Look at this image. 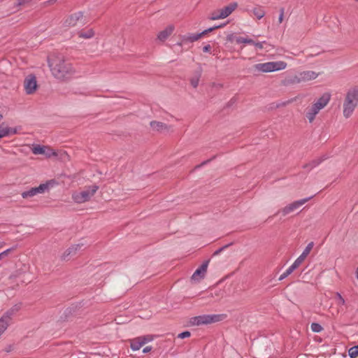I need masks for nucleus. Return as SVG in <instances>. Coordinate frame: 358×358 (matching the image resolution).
<instances>
[{
  "mask_svg": "<svg viewBox=\"0 0 358 358\" xmlns=\"http://www.w3.org/2000/svg\"><path fill=\"white\" fill-rule=\"evenodd\" d=\"M311 330L313 332L319 333L323 330L322 327L318 323H312L310 326Z\"/></svg>",
  "mask_w": 358,
  "mask_h": 358,
  "instance_id": "nucleus-29",
  "label": "nucleus"
},
{
  "mask_svg": "<svg viewBox=\"0 0 358 358\" xmlns=\"http://www.w3.org/2000/svg\"><path fill=\"white\" fill-rule=\"evenodd\" d=\"M253 14L257 17V19L260 20L265 15V11L262 7H256L252 10Z\"/></svg>",
  "mask_w": 358,
  "mask_h": 358,
  "instance_id": "nucleus-26",
  "label": "nucleus"
},
{
  "mask_svg": "<svg viewBox=\"0 0 358 358\" xmlns=\"http://www.w3.org/2000/svg\"><path fill=\"white\" fill-rule=\"evenodd\" d=\"M284 12H285L284 8H280V15H279V17H278L279 23H282V22L283 20Z\"/></svg>",
  "mask_w": 358,
  "mask_h": 358,
  "instance_id": "nucleus-38",
  "label": "nucleus"
},
{
  "mask_svg": "<svg viewBox=\"0 0 358 358\" xmlns=\"http://www.w3.org/2000/svg\"><path fill=\"white\" fill-rule=\"evenodd\" d=\"M312 197L309 198H305L301 200L296 201L285 207L282 208V209L279 210L274 215H277L278 213H281L283 216H285L288 215L289 213L293 212L294 210H296L299 207H301L302 205L306 203L308 200H310Z\"/></svg>",
  "mask_w": 358,
  "mask_h": 358,
  "instance_id": "nucleus-10",
  "label": "nucleus"
},
{
  "mask_svg": "<svg viewBox=\"0 0 358 358\" xmlns=\"http://www.w3.org/2000/svg\"><path fill=\"white\" fill-rule=\"evenodd\" d=\"M174 26L172 24L169 25L165 29L162 30L158 34L157 38L161 41H165L173 31Z\"/></svg>",
  "mask_w": 358,
  "mask_h": 358,
  "instance_id": "nucleus-20",
  "label": "nucleus"
},
{
  "mask_svg": "<svg viewBox=\"0 0 358 358\" xmlns=\"http://www.w3.org/2000/svg\"><path fill=\"white\" fill-rule=\"evenodd\" d=\"M313 242H310L308 244V245L306 247L304 250L303 251L302 254L299 256V257L303 260L307 257V256L310 252L311 250L313 248Z\"/></svg>",
  "mask_w": 358,
  "mask_h": 358,
  "instance_id": "nucleus-25",
  "label": "nucleus"
},
{
  "mask_svg": "<svg viewBox=\"0 0 358 358\" xmlns=\"http://www.w3.org/2000/svg\"><path fill=\"white\" fill-rule=\"evenodd\" d=\"M237 6V3H231L227 6L220 9L219 10L214 12L210 16V19L212 20L224 19L230 15L235 10Z\"/></svg>",
  "mask_w": 358,
  "mask_h": 358,
  "instance_id": "nucleus-9",
  "label": "nucleus"
},
{
  "mask_svg": "<svg viewBox=\"0 0 358 358\" xmlns=\"http://www.w3.org/2000/svg\"><path fill=\"white\" fill-rule=\"evenodd\" d=\"M211 50V46L210 45H206L203 48V51L204 52H209Z\"/></svg>",
  "mask_w": 358,
  "mask_h": 358,
  "instance_id": "nucleus-40",
  "label": "nucleus"
},
{
  "mask_svg": "<svg viewBox=\"0 0 358 358\" xmlns=\"http://www.w3.org/2000/svg\"><path fill=\"white\" fill-rule=\"evenodd\" d=\"M152 341V337L149 335L144 336H139L135 338L130 341V347L134 350H138L145 343Z\"/></svg>",
  "mask_w": 358,
  "mask_h": 358,
  "instance_id": "nucleus-12",
  "label": "nucleus"
},
{
  "mask_svg": "<svg viewBox=\"0 0 358 358\" xmlns=\"http://www.w3.org/2000/svg\"><path fill=\"white\" fill-rule=\"evenodd\" d=\"M266 43V41H262V42H255V46L259 49V50H262L264 48V45Z\"/></svg>",
  "mask_w": 358,
  "mask_h": 358,
  "instance_id": "nucleus-37",
  "label": "nucleus"
},
{
  "mask_svg": "<svg viewBox=\"0 0 358 358\" xmlns=\"http://www.w3.org/2000/svg\"><path fill=\"white\" fill-rule=\"evenodd\" d=\"M69 256H71V254H69V250H68V249H67V250H66L64 251V253H63V255H62V259L63 260H66V258H67Z\"/></svg>",
  "mask_w": 358,
  "mask_h": 358,
  "instance_id": "nucleus-39",
  "label": "nucleus"
},
{
  "mask_svg": "<svg viewBox=\"0 0 358 358\" xmlns=\"http://www.w3.org/2000/svg\"><path fill=\"white\" fill-rule=\"evenodd\" d=\"M231 244H229V245H224L223 247L217 249V250H215L214 252H213V256H217L218 255H220L224 250H225L227 248L229 247V245H230Z\"/></svg>",
  "mask_w": 358,
  "mask_h": 358,
  "instance_id": "nucleus-32",
  "label": "nucleus"
},
{
  "mask_svg": "<svg viewBox=\"0 0 358 358\" xmlns=\"http://www.w3.org/2000/svg\"><path fill=\"white\" fill-rule=\"evenodd\" d=\"M355 1L358 2V0H355Z\"/></svg>",
  "mask_w": 358,
  "mask_h": 358,
  "instance_id": "nucleus-47",
  "label": "nucleus"
},
{
  "mask_svg": "<svg viewBox=\"0 0 358 358\" xmlns=\"http://www.w3.org/2000/svg\"><path fill=\"white\" fill-rule=\"evenodd\" d=\"M3 1V0H0V2H1V1Z\"/></svg>",
  "mask_w": 358,
  "mask_h": 358,
  "instance_id": "nucleus-48",
  "label": "nucleus"
},
{
  "mask_svg": "<svg viewBox=\"0 0 358 358\" xmlns=\"http://www.w3.org/2000/svg\"><path fill=\"white\" fill-rule=\"evenodd\" d=\"M294 270L290 266L279 278V280H282L288 275H289Z\"/></svg>",
  "mask_w": 358,
  "mask_h": 358,
  "instance_id": "nucleus-30",
  "label": "nucleus"
},
{
  "mask_svg": "<svg viewBox=\"0 0 358 358\" xmlns=\"http://www.w3.org/2000/svg\"><path fill=\"white\" fill-rule=\"evenodd\" d=\"M304 260L301 259L299 257L294 261V262L291 265L292 268L295 270L303 262Z\"/></svg>",
  "mask_w": 358,
  "mask_h": 358,
  "instance_id": "nucleus-31",
  "label": "nucleus"
},
{
  "mask_svg": "<svg viewBox=\"0 0 358 358\" xmlns=\"http://www.w3.org/2000/svg\"><path fill=\"white\" fill-rule=\"evenodd\" d=\"M48 65L53 76L59 80L67 78L73 73L71 64L60 55H52L48 59Z\"/></svg>",
  "mask_w": 358,
  "mask_h": 358,
  "instance_id": "nucleus-1",
  "label": "nucleus"
},
{
  "mask_svg": "<svg viewBox=\"0 0 358 358\" xmlns=\"http://www.w3.org/2000/svg\"><path fill=\"white\" fill-rule=\"evenodd\" d=\"M151 350H152V347H150V346H147V347H145V348H143V352L144 353H147V352H150V351H151Z\"/></svg>",
  "mask_w": 358,
  "mask_h": 358,
  "instance_id": "nucleus-42",
  "label": "nucleus"
},
{
  "mask_svg": "<svg viewBox=\"0 0 358 358\" xmlns=\"http://www.w3.org/2000/svg\"><path fill=\"white\" fill-rule=\"evenodd\" d=\"M358 106V85L348 88L343 102V115L345 118L350 117Z\"/></svg>",
  "mask_w": 358,
  "mask_h": 358,
  "instance_id": "nucleus-2",
  "label": "nucleus"
},
{
  "mask_svg": "<svg viewBox=\"0 0 358 358\" xmlns=\"http://www.w3.org/2000/svg\"><path fill=\"white\" fill-rule=\"evenodd\" d=\"M318 76V73L313 71H306L301 72L299 76H295L293 83H299L301 82H306L315 80Z\"/></svg>",
  "mask_w": 358,
  "mask_h": 358,
  "instance_id": "nucleus-13",
  "label": "nucleus"
},
{
  "mask_svg": "<svg viewBox=\"0 0 358 358\" xmlns=\"http://www.w3.org/2000/svg\"><path fill=\"white\" fill-rule=\"evenodd\" d=\"M286 67L287 63L283 61L259 63L254 66L255 70L263 73H270L280 71L286 69Z\"/></svg>",
  "mask_w": 358,
  "mask_h": 358,
  "instance_id": "nucleus-4",
  "label": "nucleus"
},
{
  "mask_svg": "<svg viewBox=\"0 0 358 358\" xmlns=\"http://www.w3.org/2000/svg\"><path fill=\"white\" fill-rule=\"evenodd\" d=\"M212 160V159H210L208 160H206V161H204L201 164L199 165H197L195 169H199V168H201V166H204L205 164H207L209 162H210Z\"/></svg>",
  "mask_w": 358,
  "mask_h": 358,
  "instance_id": "nucleus-41",
  "label": "nucleus"
},
{
  "mask_svg": "<svg viewBox=\"0 0 358 358\" xmlns=\"http://www.w3.org/2000/svg\"><path fill=\"white\" fill-rule=\"evenodd\" d=\"M336 296L338 299V305H344L345 303V299L343 298V296L341 295L340 293L337 292L336 293Z\"/></svg>",
  "mask_w": 358,
  "mask_h": 358,
  "instance_id": "nucleus-34",
  "label": "nucleus"
},
{
  "mask_svg": "<svg viewBox=\"0 0 358 358\" xmlns=\"http://www.w3.org/2000/svg\"><path fill=\"white\" fill-rule=\"evenodd\" d=\"M21 307V303H17L12 306L10 309H8L3 315L5 316V318H8L10 321H12L13 316H15L17 314V313L20 311Z\"/></svg>",
  "mask_w": 358,
  "mask_h": 358,
  "instance_id": "nucleus-19",
  "label": "nucleus"
},
{
  "mask_svg": "<svg viewBox=\"0 0 358 358\" xmlns=\"http://www.w3.org/2000/svg\"><path fill=\"white\" fill-rule=\"evenodd\" d=\"M150 126L152 131L153 132H159V133H168L172 132L171 129V127L167 125L166 124L159 122V121H151L150 122Z\"/></svg>",
  "mask_w": 358,
  "mask_h": 358,
  "instance_id": "nucleus-14",
  "label": "nucleus"
},
{
  "mask_svg": "<svg viewBox=\"0 0 358 358\" xmlns=\"http://www.w3.org/2000/svg\"><path fill=\"white\" fill-rule=\"evenodd\" d=\"M83 246V244H76L72 245L71 247L68 248L69 254H71V255H75L77 251L79 250Z\"/></svg>",
  "mask_w": 358,
  "mask_h": 358,
  "instance_id": "nucleus-27",
  "label": "nucleus"
},
{
  "mask_svg": "<svg viewBox=\"0 0 358 358\" xmlns=\"http://www.w3.org/2000/svg\"><path fill=\"white\" fill-rule=\"evenodd\" d=\"M4 136H0V138H1L2 137H3Z\"/></svg>",
  "mask_w": 358,
  "mask_h": 358,
  "instance_id": "nucleus-46",
  "label": "nucleus"
},
{
  "mask_svg": "<svg viewBox=\"0 0 358 358\" xmlns=\"http://www.w3.org/2000/svg\"><path fill=\"white\" fill-rule=\"evenodd\" d=\"M3 116L0 113V120ZM20 127H9L5 124H0V134H15L20 131Z\"/></svg>",
  "mask_w": 358,
  "mask_h": 358,
  "instance_id": "nucleus-18",
  "label": "nucleus"
},
{
  "mask_svg": "<svg viewBox=\"0 0 358 358\" xmlns=\"http://www.w3.org/2000/svg\"><path fill=\"white\" fill-rule=\"evenodd\" d=\"M225 317L224 315H203L191 317L189 320V324L191 326H200L209 324L220 322Z\"/></svg>",
  "mask_w": 358,
  "mask_h": 358,
  "instance_id": "nucleus-3",
  "label": "nucleus"
},
{
  "mask_svg": "<svg viewBox=\"0 0 358 358\" xmlns=\"http://www.w3.org/2000/svg\"><path fill=\"white\" fill-rule=\"evenodd\" d=\"M32 152L35 155H44L48 157H51L52 155H55V152L46 146H34L32 149Z\"/></svg>",
  "mask_w": 358,
  "mask_h": 358,
  "instance_id": "nucleus-17",
  "label": "nucleus"
},
{
  "mask_svg": "<svg viewBox=\"0 0 358 358\" xmlns=\"http://www.w3.org/2000/svg\"><path fill=\"white\" fill-rule=\"evenodd\" d=\"M326 159H327V157H325L324 156L315 159L313 161H311L310 162L304 164L303 166V168L305 169H307L308 171H310L315 167L320 165L322 163V162H323Z\"/></svg>",
  "mask_w": 358,
  "mask_h": 358,
  "instance_id": "nucleus-22",
  "label": "nucleus"
},
{
  "mask_svg": "<svg viewBox=\"0 0 358 358\" xmlns=\"http://www.w3.org/2000/svg\"><path fill=\"white\" fill-rule=\"evenodd\" d=\"M99 189V186L94 185L87 187L80 192H75L72 195L73 200L77 203H83L89 201Z\"/></svg>",
  "mask_w": 358,
  "mask_h": 358,
  "instance_id": "nucleus-7",
  "label": "nucleus"
},
{
  "mask_svg": "<svg viewBox=\"0 0 358 358\" xmlns=\"http://www.w3.org/2000/svg\"><path fill=\"white\" fill-rule=\"evenodd\" d=\"M24 87L27 94H33L37 88V81L34 75L27 76L24 82Z\"/></svg>",
  "mask_w": 358,
  "mask_h": 358,
  "instance_id": "nucleus-11",
  "label": "nucleus"
},
{
  "mask_svg": "<svg viewBox=\"0 0 358 358\" xmlns=\"http://www.w3.org/2000/svg\"><path fill=\"white\" fill-rule=\"evenodd\" d=\"M255 41H254L253 40L247 38L246 44L255 45Z\"/></svg>",
  "mask_w": 358,
  "mask_h": 358,
  "instance_id": "nucleus-44",
  "label": "nucleus"
},
{
  "mask_svg": "<svg viewBox=\"0 0 358 358\" xmlns=\"http://www.w3.org/2000/svg\"><path fill=\"white\" fill-rule=\"evenodd\" d=\"M85 23L84 13L82 11H78L66 17L63 21V26L70 28L78 25H84Z\"/></svg>",
  "mask_w": 358,
  "mask_h": 358,
  "instance_id": "nucleus-8",
  "label": "nucleus"
},
{
  "mask_svg": "<svg viewBox=\"0 0 358 358\" xmlns=\"http://www.w3.org/2000/svg\"><path fill=\"white\" fill-rule=\"evenodd\" d=\"M225 25V24H222L220 25L215 26L213 27H210L201 33L199 34H187L185 35H182L180 36V41L176 43V45L179 47H182L183 44L187 43H193L194 41H198L203 36L207 34L209 32L213 31V30L219 28H222Z\"/></svg>",
  "mask_w": 358,
  "mask_h": 358,
  "instance_id": "nucleus-5",
  "label": "nucleus"
},
{
  "mask_svg": "<svg viewBox=\"0 0 358 358\" xmlns=\"http://www.w3.org/2000/svg\"><path fill=\"white\" fill-rule=\"evenodd\" d=\"M331 99V94L329 93H324L314 103L319 110L323 109L327 106Z\"/></svg>",
  "mask_w": 358,
  "mask_h": 358,
  "instance_id": "nucleus-16",
  "label": "nucleus"
},
{
  "mask_svg": "<svg viewBox=\"0 0 358 358\" xmlns=\"http://www.w3.org/2000/svg\"><path fill=\"white\" fill-rule=\"evenodd\" d=\"M236 36H234L233 34H231V35H229V36H227V40H228L229 41L232 42L233 41H235V38H236Z\"/></svg>",
  "mask_w": 358,
  "mask_h": 358,
  "instance_id": "nucleus-43",
  "label": "nucleus"
},
{
  "mask_svg": "<svg viewBox=\"0 0 358 358\" xmlns=\"http://www.w3.org/2000/svg\"><path fill=\"white\" fill-rule=\"evenodd\" d=\"M320 111V110L316 108V106H314L313 104L311 106V107L307 108L306 117L309 122H312L315 120L316 115L319 113Z\"/></svg>",
  "mask_w": 358,
  "mask_h": 358,
  "instance_id": "nucleus-21",
  "label": "nucleus"
},
{
  "mask_svg": "<svg viewBox=\"0 0 358 358\" xmlns=\"http://www.w3.org/2000/svg\"><path fill=\"white\" fill-rule=\"evenodd\" d=\"M201 75V72L198 71L190 79V83L193 87L196 88L198 86Z\"/></svg>",
  "mask_w": 358,
  "mask_h": 358,
  "instance_id": "nucleus-24",
  "label": "nucleus"
},
{
  "mask_svg": "<svg viewBox=\"0 0 358 358\" xmlns=\"http://www.w3.org/2000/svg\"><path fill=\"white\" fill-rule=\"evenodd\" d=\"M57 182L55 180H50L45 183L41 184L38 187H31L27 191H24L22 193V196L24 199L32 197L38 194H44L45 192L57 185Z\"/></svg>",
  "mask_w": 358,
  "mask_h": 358,
  "instance_id": "nucleus-6",
  "label": "nucleus"
},
{
  "mask_svg": "<svg viewBox=\"0 0 358 358\" xmlns=\"http://www.w3.org/2000/svg\"><path fill=\"white\" fill-rule=\"evenodd\" d=\"M191 336V334L189 331H183L180 334H178V338H188Z\"/></svg>",
  "mask_w": 358,
  "mask_h": 358,
  "instance_id": "nucleus-33",
  "label": "nucleus"
},
{
  "mask_svg": "<svg viewBox=\"0 0 358 358\" xmlns=\"http://www.w3.org/2000/svg\"><path fill=\"white\" fill-rule=\"evenodd\" d=\"M210 260L205 261L193 273L192 280L199 281L204 278Z\"/></svg>",
  "mask_w": 358,
  "mask_h": 358,
  "instance_id": "nucleus-15",
  "label": "nucleus"
},
{
  "mask_svg": "<svg viewBox=\"0 0 358 358\" xmlns=\"http://www.w3.org/2000/svg\"><path fill=\"white\" fill-rule=\"evenodd\" d=\"M78 36L81 38L90 39L94 36V31L92 28L81 29L78 32Z\"/></svg>",
  "mask_w": 358,
  "mask_h": 358,
  "instance_id": "nucleus-23",
  "label": "nucleus"
},
{
  "mask_svg": "<svg viewBox=\"0 0 358 358\" xmlns=\"http://www.w3.org/2000/svg\"><path fill=\"white\" fill-rule=\"evenodd\" d=\"M235 41L237 43H246L247 38H243L241 36H238L235 38Z\"/></svg>",
  "mask_w": 358,
  "mask_h": 358,
  "instance_id": "nucleus-36",
  "label": "nucleus"
},
{
  "mask_svg": "<svg viewBox=\"0 0 358 358\" xmlns=\"http://www.w3.org/2000/svg\"><path fill=\"white\" fill-rule=\"evenodd\" d=\"M348 355L351 358H356L358 356V345L350 348L348 350Z\"/></svg>",
  "mask_w": 358,
  "mask_h": 358,
  "instance_id": "nucleus-28",
  "label": "nucleus"
},
{
  "mask_svg": "<svg viewBox=\"0 0 358 358\" xmlns=\"http://www.w3.org/2000/svg\"><path fill=\"white\" fill-rule=\"evenodd\" d=\"M355 274H356V278L358 280V267L356 269Z\"/></svg>",
  "mask_w": 358,
  "mask_h": 358,
  "instance_id": "nucleus-45",
  "label": "nucleus"
},
{
  "mask_svg": "<svg viewBox=\"0 0 358 358\" xmlns=\"http://www.w3.org/2000/svg\"><path fill=\"white\" fill-rule=\"evenodd\" d=\"M13 249L9 248L0 253V260L6 257Z\"/></svg>",
  "mask_w": 358,
  "mask_h": 358,
  "instance_id": "nucleus-35",
  "label": "nucleus"
}]
</instances>
